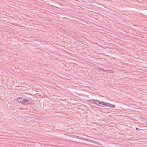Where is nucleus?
<instances>
[{
	"mask_svg": "<svg viewBox=\"0 0 147 147\" xmlns=\"http://www.w3.org/2000/svg\"><path fill=\"white\" fill-rule=\"evenodd\" d=\"M97 101V103H98L97 105L102 107H107L113 108H115V105H113L105 102L101 101L100 100H98Z\"/></svg>",
	"mask_w": 147,
	"mask_h": 147,
	"instance_id": "nucleus-1",
	"label": "nucleus"
},
{
	"mask_svg": "<svg viewBox=\"0 0 147 147\" xmlns=\"http://www.w3.org/2000/svg\"><path fill=\"white\" fill-rule=\"evenodd\" d=\"M17 101L25 105L30 104L31 101L29 99L24 97H19L17 98Z\"/></svg>",
	"mask_w": 147,
	"mask_h": 147,
	"instance_id": "nucleus-2",
	"label": "nucleus"
},
{
	"mask_svg": "<svg viewBox=\"0 0 147 147\" xmlns=\"http://www.w3.org/2000/svg\"><path fill=\"white\" fill-rule=\"evenodd\" d=\"M97 101H98V100H94V99H90V100H89V101L93 104H96V105H98V104L96 103V102L97 103Z\"/></svg>",
	"mask_w": 147,
	"mask_h": 147,
	"instance_id": "nucleus-3",
	"label": "nucleus"
},
{
	"mask_svg": "<svg viewBox=\"0 0 147 147\" xmlns=\"http://www.w3.org/2000/svg\"><path fill=\"white\" fill-rule=\"evenodd\" d=\"M84 140L90 142L95 144H97L98 143L97 142L94 141L92 140H91L87 138H85Z\"/></svg>",
	"mask_w": 147,
	"mask_h": 147,
	"instance_id": "nucleus-4",
	"label": "nucleus"
},
{
	"mask_svg": "<svg viewBox=\"0 0 147 147\" xmlns=\"http://www.w3.org/2000/svg\"><path fill=\"white\" fill-rule=\"evenodd\" d=\"M98 67V70H100V71H105V72H106V70H104V69L103 68H100L98 67Z\"/></svg>",
	"mask_w": 147,
	"mask_h": 147,
	"instance_id": "nucleus-5",
	"label": "nucleus"
},
{
	"mask_svg": "<svg viewBox=\"0 0 147 147\" xmlns=\"http://www.w3.org/2000/svg\"><path fill=\"white\" fill-rule=\"evenodd\" d=\"M142 119L141 120L144 122H145L146 121H147V119H146L145 118H142Z\"/></svg>",
	"mask_w": 147,
	"mask_h": 147,
	"instance_id": "nucleus-6",
	"label": "nucleus"
},
{
	"mask_svg": "<svg viewBox=\"0 0 147 147\" xmlns=\"http://www.w3.org/2000/svg\"><path fill=\"white\" fill-rule=\"evenodd\" d=\"M136 130H141V129H139L136 127Z\"/></svg>",
	"mask_w": 147,
	"mask_h": 147,
	"instance_id": "nucleus-7",
	"label": "nucleus"
},
{
	"mask_svg": "<svg viewBox=\"0 0 147 147\" xmlns=\"http://www.w3.org/2000/svg\"><path fill=\"white\" fill-rule=\"evenodd\" d=\"M109 71V73H111V71H112L111 70H107V71Z\"/></svg>",
	"mask_w": 147,
	"mask_h": 147,
	"instance_id": "nucleus-8",
	"label": "nucleus"
},
{
	"mask_svg": "<svg viewBox=\"0 0 147 147\" xmlns=\"http://www.w3.org/2000/svg\"><path fill=\"white\" fill-rule=\"evenodd\" d=\"M114 71L112 70V71H111V73H114Z\"/></svg>",
	"mask_w": 147,
	"mask_h": 147,
	"instance_id": "nucleus-9",
	"label": "nucleus"
},
{
	"mask_svg": "<svg viewBox=\"0 0 147 147\" xmlns=\"http://www.w3.org/2000/svg\"><path fill=\"white\" fill-rule=\"evenodd\" d=\"M146 123H147V121L146 122Z\"/></svg>",
	"mask_w": 147,
	"mask_h": 147,
	"instance_id": "nucleus-10",
	"label": "nucleus"
}]
</instances>
